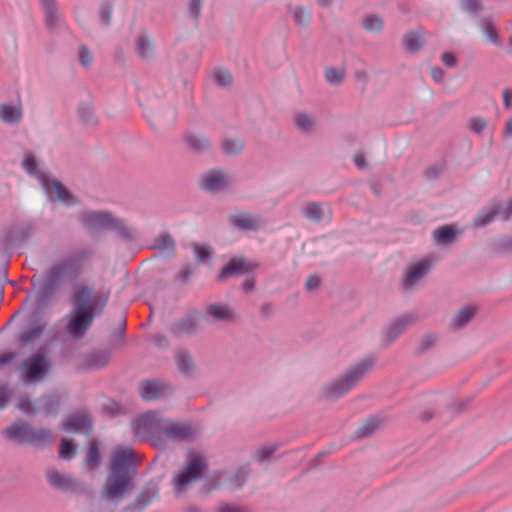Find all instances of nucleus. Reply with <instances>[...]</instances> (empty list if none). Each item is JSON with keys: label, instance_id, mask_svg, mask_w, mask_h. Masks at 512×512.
Masks as SVG:
<instances>
[{"label": "nucleus", "instance_id": "obj_1", "mask_svg": "<svg viewBox=\"0 0 512 512\" xmlns=\"http://www.w3.org/2000/svg\"><path fill=\"white\" fill-rule=\"evenodd\" d=\"M92 255L91 249L81 248L52 264L38 284V305H47L57 296L65 282L75 281L82 274L85 263Z\"/></svg>", "mask_w": 512, "mask_h": 512}, {"label": "nucleus", "instance_id": "obj_2", "mask_svg": "<svg viewBox=\"0 0 512 512\" xmlns=\"http://www.w3.org/2000/svg\"><path fill=\"white\" fill-rule=\"evenodd\" d=\"M136 460L132 449L116 451L111 457L104 485L100 490V501L117 506L125 494L134 487Z\"/></svg>", "mask_w": 512, "mask_h": 512}, {"label": "nucleus", "instance_id": "obj_3", "mask_svg": "<svg viewBox=\"0 0 512 512\" xmlns=\"http://www.w3.org/2000/svg\"><path fill=\"white\" fill-rule=\"evenodd\" d=\"M92 295L93 287L87 285L78 287L74 292L73 308L67 315L68 323L66 326L67 333L73 339L83 338L97 316L93 308Z\"/></svg>", "mask_w": 512, "mask_h": 512}, {"label": "nucleus", "instance_id": "obj_4", "mask_svg": "<svg viewBox=\"0 0 512 512\" xmlns=\"http://www.w3.org/2000/svg\"><path fill=\"white\" fill-rule=\"evenodd\" d=\"M374 363L375 360L371 357L362 358L347 369L342 376L325 385L322 388V394L329 399H337L343 396L368 374Z\"/></svg>", "mask_w": 512, "mask_h": 512}, {"label": "nucleus", "instance_id": "obj_5", "mask_svg": "<svg viewBox=\"0 0 512 512\" xmlns=\"http://www.w3.org/2000/svg\"><path fill=\"white\" fill-rule=\"evenodd\" d=\"M81 223L89 231L111 230L126 242L133 241L137 237L135 228L128 227L123 220L114 217L109 212H85L81 217Z\"/></svg>", "mask_w": 512, "mask_h": 512}, {"label": "nucleus", "instance_id": "obj_6", "mask_svg": "<svg viewBox=\"0 0 512 512\" xmlns=\"http://www.w3.org/2000/svg\"><path fill=\"white\" fill-rule=\"evenodd\" d=\"M6 437L19 444L44 448L53 442L51 432L46 428H34L23 420H17L5 429Z\"/></svg>", "mask_w": 512, "mask_h": 512}, {"label": "nucleus", "instance_id": "obj_7", "mask_svg": "<svg viewBox=\"0 0 512 512\" xmlns=\"http://www.w3.org/2000/svg\"><path fill=\"white\" fill-rule=\"evenodd\" d=\"M167 418H162L155 412H147L136 420L135 435L148 440L157 448H165L164 427Z\"/></svg>", "mask_w": 512, "mask_h": 512}, {"label": "nucleus", "instance_id": "obj_8", "mask_svg": "<svg viewBox=\"0 0 512 512\" xmlns=\"http://www.w3.org/2000/svg\"><path fill=\"white\" fill-rule=\"evenodd\" d=\"M61 406V396L56 392L44 394L32 401L28 396H21L17 407L27 415H36L44 412L53 417L58 416Z\"/></svg>", "mask_w": 512, "mask_h": 512}, {"label": "nucleus", "instance_id": "obj_9", "mask_svg": "<svg viewBox=\"0 0 512 512\" xmlns=\"http://www.w3.org/2000/svg\"><path fill=\"white\" fill-rule=\"evenodd\" d=\"M206 468L204 458L200 454H192L172 481L175 494L186 492L187 486L200 478Z\"/></svg>", "mask_w": 512, "mask_h": 512}, {"label": "nucleus", "instance_id": "obj_10", "mask_svg": "<svg viewBox=\"0 0 512 512\" xmlns=\"http://www.w3.org/2000/svg\"><path fill=\"white\" fill-rule=\"evenodd\" d=\"M51 368L50 360L41 353L33 354L23 361L19 367L22 381L26 385L43 381Z\"/></svg>", "mask_w": 512, "mask_h": 512}, {"label": "nucleus", "instance_id": "obj_11", "mask_svg": "<svg viewBox=\"0 0 512 512\" xmlns=\"http://www.w3.org/2000/svg\"><path fill=\"white\" fill-rule=\"evenodd\" d=\"M495 219L504 222L512 219V198L506 203L493 202L491 206L481 208L474 217L472 226L475 228L485 227Z\"/></svg>", "mask_w": 512, "mask_h": 512}, {"label": "nucleus", "instance_id": "obj_12", "mask_svg": "<svg viewBox=\"0 0 512 512\" xmlns=\"http://www.w3.org/2000/svg\"><path fill=\"white\" fill-rule=\"evenodd\" d=\"M42 307L37 304V308L29 315L28 327L19 333L17 340L20 348L38 339L47 327L48 321L43 316Z\"/></svg>", "mask_w": 512, "mask_h": 512}, {"label": "nucleus", "instance_id": "obj_13", "mask_svg": "<svg viewBox=\"0 0 512 512\" xmlns=\"http://www.w3.org/2000/svg\"><path fill=\"white\" fill-rule=\"evenodd\" d=\"M432 267L433 259L430 257H425L407 266L401 280L402 288L406 291L415 288L428 275Z\"/></svg>", "mask_w": 512, "mask_h": 512}, {"label": "nucleus", "instance_id": "obj_14", "mask_svg": "<svg viewBox=\"0 0 512 512\" xmlns=\"http://www.w3.org/2000/svg\"><path fill=\"white\" fill-rule=\"evenodd\" d=\"M46 478L54 489L62 492L82 494L86 491V486L83 482L74 479L68 474L60 473L55 468L46 470Z\"/></svg>", "mask_w": 512, "mask_h": 512}, {"label": "nucleus", "instance_id": "obj_15", "mask_svg": "<svg viewBox=\"0 0 512 512\" xmlns=\"http://www.w3.org/2000/svg\"><path fill=\"white\" fill-rule=\"evenodd\" d=\"M230 183L231 177L220 169H211L203 173L199 179L200 188L211 194H217L226 190Z\"/></svg>", "mask_w": 512, "mask_h": 512}, {"label": "nucleus", "instance_id": "obj_16", "mask_svg": "<svg viewBox=\"0 0 512 512\" xmlns=\"http://www.w3.org/2000/svg\"><path fill=\"white\" fill-rule=\"evenodd\" d=\"M196 428L188 422H177L169 418L166 419L164 427V441L187 442L194 439Z\"/></svg>", "mask_w": 512, "mask_h": 512}, {"label": "nucleus", "instance_id": "obj_17", "mask_svg": "<svg viewBox=\"0 0 512 512\" xmlns=\"http://www.w3.org/2000/svg\"><path fill=\"white\" fill-rule=\"evenodd\" d=\"M62 429L65 432L84 433L86 436H90L93 431V420L87 412L78 411L65 419Z\"/></svg>", "mask_w": 512, "mask_h": 512}, {"label": "nucleus", "instance_id": "obj_18", "mask_svg": "<svg viewBox=\"0 0 512 512\" xmlns=\"http://www.w3.org/2000/svg\"><path fill=\"white\" fill-rule=\"evenodd\" d=\"M231 226L240 231H259L264 226L261 216L249 212L236 211L228 216Z\"/></svg>", "mask_w": 512, "mask_h": 512}, {"label": "nucleus", "instance_id": "obj_19", "mask_svg": "<svg viewBox=\"0 0 512 512\" xmlns=\"http://www.w3.org/2000/svg\"><path fill=\"white\" fill-rule=\"evenodd\" d=\"M169 332L179 338L183 335H194L198 331L197 312H191L184 317L172 322L168 327Z\"/></svg>", "mask_w": 512, "mask_h": 512}, {"label": "nucleus", "instance_id": "obj_20", "mask_svg": "<svg viewBox=\"0 0 512 512\" xmlns=\"http://www.w3.org/2000/svg\"><path fill=\"white\" fill-rule=\"evenodd\" d=\"M253 269L250 262L246 261L243 257H233L229 260L217 276L219 282L233 276H240L251 272Z\"/></svg>", "mask_w": 512, "mask_h": 512}, {"label": "nucleus", "instance_id": "obj_21", "mask_svg": "<svg viewBox=\"0 0 512 512\" xmlns=\"http://www.w3.org/2000/svg\"><path fill=\"white\" fill-rule=\"evenodd\" d=\"M413 314H404L393 321L384 333L383 341L386 345L392 344L410 325L415 323Z\"/></svg>", "mask_w": 512, "mask_h": 512}, {"label": "nucleus", "instance_id": "obj_22", "mask_svg": "<svg viewBox=\"0 0 512 512\" xmlns=\"http://www.w3.org/2000/svg\"><path fill=\"white\" fill-rule=\"evenodd\" d=\"M182 140L186 144L187 148L194 154L207 153L212 147L210 139L200 132H186L183 135Z\"/></svg>", "mask_w": 512, "mask_h": 512}, {"label": "nucleus", "instance_id": "obj_23", "mask_svg": "<svg viewBox=\"0 0 512 512\" xmlns=\"http://www.w3.org/2000/svg\"><path fill=\"white\" fill-rule=\"evenodd\" d=\"M165 391H171V388L164 382L148 379L139 383V393L145 401L157 400Z\"/></svg>", "mask_w": 512, "mask_h": 512}, {"label": "nucleus", "instance_id": "obj_24", "mask_svg": "<svg viewBox=\"0 0 512 512\" xmlns=\"http://www.w3.org/2000/svg\"><path fill=\"white\" fill-rule=\"evenodd\" d=\"M36 226L32 221H26L12 227L7 233V242L9 244H21L27 242L35 233Z\"/></svg>", "mask_w": 512, "mask_h": 512}, {"label": "nucleus", "instance_id": "obj_25", "mask_svg": "<svg viewBox=\"0 0 512 512\" xmlns=\"http://www.w3.org/2000/svg\"><path fill=\"white\" fill-rule=\"evenodd\" d=\"M206 314L209 319L215 322L230 323L236 319L235 311L227 304L212 303L206 308Z\"/></svg>", "mask_w": 512, "mask_h": 512}, {"label": "nucleus", "instance_id": "obj_26", "mask_svg": "<svg viewBox=\"0 0 512 512\" xmlns=\"http://www.w3.org/2000/svg\"><path fill=\"white\" fill-rule=\"evenodd\" d=\"M462 231L456 230L455 224H447L436 228L432 233V237L437 245L447 246L456 242Z\"/></svg>", "mask_w": 512, "mask_h": 512}, {"label": "nucleus", "instance_id": "obj_27", "mask_svg": "<svg viewBox=\"0 0 512 512\" xmlns=\"http://www.w3.org/2000/svg\"><path fill=\"white\" fill-rule=\"evenodd\" d=\"M402 43L407 52L411 54L419 52L425 43L424 30L420 28L407 31L402 37Z\"/></svg>", "mask_w": 512, "mask_h": 512}, {"label": "nucleus", "instance_id": "obj_28", "mask_svg": "<svg viewBox=\"0 0 512 512\" xmlns=\"http://www.w3.org/2000/svg\"><path fill=\"white\" fill-rule=\"evenodd\" d=\"M22 165L28 174L36 177L41 183L42 187L46 191H49V176L39 168L38 162L34 155L27 154L23 160Z\"/></svg>", "mask_w": 512, "mask_h": 512}, {"label": "nucleus", "instance_id": "obj_29", "mask_svg": "<svg viewBox=\"0 0 512 512\" xmlns=\"http://www.w3.org/2000/svg\"><path fill=\"white\" fill-rule=\"evenodd\" d=\"M175 362L178 370L187 378L196 375V366L191 354L187 350H179L175 353Z\"/></svg>", "mask_w": 512, "mask_h": 512}, {"label": "nucleus", "instance_id": "obj_30", "mask_svg": "<svg viewBox=\"0 0 512 512\" xmlns=\"http://www.w3.org/2000/svg\"><path fill=\"white\" fill-rule=\"evenodd\" d=\"M45 14V22L49 30H55L60 27L61 19L56 0H40Z\"/></svg>", "mask_w": 512, "mask_h": 512}, {"label": "nucleus", "instance_id": "obj_31", "mask_svg": "<svg viewBox=\"0 0 512 512\" xmlns=\"http://www.w3.org/2000/svg\"><path fill=\"white\" fill-rule=\"evenodd\" d=\"M109 361V352L103 350L94 351L86 356L83 370L91 371L104 368L108 365Z\"/></svg>", "mask_w": 512, "mask_h": 512}, {"label": "nucleus", "instance_id": "obj_32", "mask_svg": "<svg viewBox=\"0 0 512 512\" xmlns=\"http://www.w3.org/2000/svg\"><path fill=\"white\" fill-rule=\"evenodd\" d=\"M383 418L379 415H373L367 418L354 433L355 439H362L371 436L382 424Z\"/></svg>", "mask_w": 512, "mask_h": 512}, {"label": "nucleus", "instance_id": "obj_33", "mask_svg": "<svg viewBox=\"0 0 512 512\" xmlns=\"http://www.w3.org/2000/svg\"><path fill=\"white\" fill-rule=\"evenodd\" d=\"M153 248L159 250L167 257H174L176 254L175 241L168 233H162L155 238Z\"/></svg>", "mask_w": 512, "mask_h": 512}, {"label": "nucleus", "instance_id": "obj_34", "mask_svg": "<svg viewBox=\"0 0 512 512\" xmlns=\"http://www.w3.org/2000/svg\"><path fill=\"white\" fill-rule=\"evenodd\" d=\"M477 307L473 305H467L457 311L451 321V325L454 328L461 329L465 327L475 316Z\"/></svg>", "mask_w": 512, "mask_h": 512}, {"label": "nucleus", "instance_id": "obj_35", "mask_svg": "<svg viewBox=\"0 0 512 512\" xmlns=\"http://www.w3.org/2000/svg\"><path fill=\"white\" fill-rule=\"evenodd\" d=\"M293 122L296 128L304 134L312 133L316 128V119L306 112L295 113Z\"/></svg>", "mask_w": 512, "mask_h": 512}, {"label": "nucleus", "instance_id": "obj_36", "mask_svg": "<svg viewBox=\"0 0 512 512\" xmlns=\"http://www.w3.org/2000/svg\"><path fill=\"white\" fill-rule=\"evenodd\" d=\"M51 189L54 190V192L57 195L58 200H60L63 204H65L67 206H73L76 204L75 197L64 185H62L57 180L49 178V191H46V192L50 193Z\"/></svg>", "mask_w": 512, "mask_h": 512}, {"label": "nucleus", "instance_id": "obj_37", "mask_svg": "<svg viewBox=\"0 0 512 512\" xmlns=\"http://www.w3.org/2000/svg\"><path fill=\"white\" fill-rule=\"evenodd\" d=\"M302 215L313 223H320L325 217V210L321 203L311 201L302 208Z\"/></svg>", "mask_w": 512, "mask_h": 512}, {"label": "nucleus", "instance_id": "obj_38", "mask_svg": "<svg viewBox=\"0 0 512 512\" xmlns=\"http://www.w3.org/2000/svg\"><path fill=\"white\" fill-rule=\"evenodd\" d=\"M0 119L7 124H17L22 119L21 107L11 104L0 105Z\"/></svg>", "mask_w": 512, "mask_h": 512}, {"label": "nucleus", "instance_id": "obj_39", "mask_svg": "<svg viewBox=\"0 0 512 512\" xmlns=\"http://www.w3.org/2000/svg\"><path fill=\"white\" fill-rule=\"evenodd\" d=\"M78 118L81 123L88 127H94L97 125L98 120L94 113V108L86 102H82L78 106Z\"/></svg>", "mask_w": 512, "mask_h": 512}, {"label": "nucleus", "instance_id": "obj_40", "mask_svg": "<svg viewBox=\"0 0 512 512\" xmlns=\"http://www.w3.org/2000/svg\"><path fill=\"white\" fill-rule=\"evenodd\" d=\"M489 247L495 254L512 252V235H501L492 239Z\"/></svg>", "mask_w": 512, "mask_h": 512}, {"label": "nucleus", "instance_id": "obj_41", "mask_svg": "<svg viewBox=\"0 0 512 512\" xmlns=\"http://www.w3.org/2000/svg\"><path fill=\"white\" fill-rule=\"evenodd\" d=\"M136 48L139 56L148 60L151 59L155 54V48L152 41L145 34H141L136 40Z\"/></svg>", "mask_w": 512, "mask_h": 512}, {"label": "nucleus", "instance_id": "obj_42", "mask_svg": "<svg viewBox=\"0 0 512 512\" xmlns=\"http://www.w3.org/2000/svg\"><path fill=\"white\" fill-rule=\"evenodd\" d=\"M85 462L90 471L97 469L100 464V452L98 444L94 440L89 443Z\"/></svg>", "mask_w": 512, "mask_h": 512}, {"label": "nucleus", "instance_id": "obj_43", "mask_svg": "<svg viewBox=\"0 0 512 512\" xmlns=\"http://www.w3.org/2000/svg\"><path fill=\"white\" fill-rule=\"evenodd\" d=\"M223 152L227 155H239L244 149V143L239 138H225L222 141Z\"/></svg>", "mask_w": 512, "mask_h": 512}, {"label": "nucleus", "instance_id": "obj_44", "mask_svg": "<svg viewBox=\"0 0 512 512\" xmlns=\"http://www.w3.org/2000/svg\"><path fill=\"white\" fill-rule=\"evenodd\" d=\"M481 29H482L483 34L487 37V39L491 43H493L495 45L500 44L497 30L490 18L486 17L481 20Z\"/></svg>", "mask_w": 512, "mask_h": 512}, {"label": "nucleus", "instance_id": "obj_45", "mask_svg": "<svg viewBox=\"0 0 512 512\" xmlns=\"http://www.w3.org/2000/svg\"><path fill=\"white\" fill-rule=\"evenodd\" d=\"M438 336L435 333H427L424 334L418 342V345L415 349V354L421 355L428 350H430L437 342Z\"/></svg>", "mask_w": 512, "mask_h": 512}, {"label": "nucleus", "instance_id": "obj_46", "mask_svg": "<svg viewBox=\"0 0 512 512\" xmlns=\"http://www.w3.org/2000/svg\"><path fill=\"white\" fill-rule=\"evenodd\" d=\"M362 27L370 33H379L384 27L381 17L377 15H369L362 21Z\"/></svg>", "mask_w": 512, "mask_h": 512}, {"label": "nucleus", "instance_id": "obj_47", "mask_svg": "<svg viewBox=\"0 0 512 512\" xmlns=\"http://www.w3.org/2000/svg\"><path fill=\"white\" fill-rule=\"evenodd\" d=\"M194 254L200 263H205L212 258V249L209 245H200L196 242L191 244Z\"/></svg>", "mask_w": 512, "mask_h": 512}, {"label": "nucleus", "instance_id": "obj_48", "mask_svg": "<svg viewBox=\"0 0 512 512\" xmlns=\"http://www.w3.org/2000/svg\"><path fill=\"white\" fill-rule=\"evenodd\" d=\"M293 19L295 24L306 27L311 19V12L303 6H297L293 9Z\"/></svg>", "mask_w": 512, "mask_h": 512}, {"label": "nucleus", "instance_id": "obj_49", "mask_svg": "<svg viewBox=\"0 0 512 512\" xmlns=\"http://www.w3.org/2000/svg\"><path fill=\"white\" fill-rule=\"evenodd\" d=\"M345 78L344 69L327 68L325 71V79L331 85H340Z\"/></svg>", "mask_w": 512, "mask_h": 512}, {"label": "nucleus", "instance_id": "obj_50", "mask_svg": "<svg viewBox=\"0 0 512 512\" xmlns=\"http://www.w3.org/2000/svg\"><path fill=\"white\" fill-rule=\"evenodd\" d=\"M76 455V447L73 445V443L68 439H62L60 450H59V456L64 460H71Z\"/></svg>", "mask_w": 512, "mask_h": 512}, {"label": "nucleus", "instance_id": "obj_51", "mask_svg": "<svg viewBox=\"0 0 512 512\" xmlns=\"http://www.w3.org/2000/svg\"><path fill=\"white\" fill-rule=\"evenodd\" d=\"M214 79L221 87H228L232 83V75L227 69L217 68L214 71Z\"/></svg>", "mask_w": 512, "mask_h": 512}, {"label": "nucleus", "instance_id": "obj_52", "mask_svg": "<svg viewBox=\"0 0 512 512\" xmlns=\"http://www.w3.org/2000/svg\"><path fill=\"white\" fill-rule=\"evenodd\" d=\"M109 297L110 291H106L105 293H102L100 296H94V294L92 295L93 308L95 309V314L97 316H100L103 313L104 308L108 303Z\"/></svg>", "mask_w": 512, "mask_h": 512}, {"label": "nucleus", "instance_id": "obj_53", "mask_svg": "<svg viewBox=\"0 0 512 512\" xmlns=\"http://www.w3.org/2000/svg\"><path fill=\"white\" fill-rule=\"evenodd\" d=\"M113 6L109 2H103L99 8V19L104 26H109L112 19Z\"/></svg>", "mask_w": 512, "mask_h": 512}, {"label": "nucleus", "instance_id": "obj_54", "mask_svg": "<svg viewBox=\"0 0 512 512\" xmlns=\"http://www.w3.org/2000/svg\"><path fill=\"white\" fill-rule=\"evenodd\" d=\"M462 9L472 15H476L483 9L481 0H461Z\"/></svg>", "mask_w": 512, "mask_h": 512}, {"label": "nucleus", "instance_id": "obj_55", "mask_svg": "<svg viewBox=\"0 0 512 512\" xmlns=\"http://www.w3.org/2000/svg\"><path fill=\"white\" fill-rule=\"evenodd\" d=\"M468 127L472 132L481 134L487 127V121L483 117H472L469 119Z\"/></svg>", "mask_w": 512, "mask_h": 512}, {"label": "nucleus", "instance_id": "obj_56", "mask_svg": "<svg viewBox=\"0 0 512 512\" xmlns=\"http://www.w3.org/2000/svg\"><path fill=\"white\" fill-rule=\"evenodd\" d=\"M78 57L83 67L87 68L92 64L93 56L90 49L86 45H81L79 47Z\"/></svg>", "mask_w": 512, "mask_h": 512}, {"label": "nucleus", "instance_id": "obj_57", "mask_svg": "<svg viewBox=\"0 0 512 512\" xmlns=\"http://www.w3.org/2000/svg\"><path fill=\"white\" fill-rule=\"evenodd\" d=\"M275 451H276V446H273V445L262 447L256 452L255 459L258 462H264V461L268 460L273 455V453Z\"/></svg>", "mask_w": 512, "mask_h": 512}, {"label": "nucleus", "instance_id": "obj_58", "mask_svg": "<svg viewBox=\"0 0 512 512\" xmlns=\"http://www.w3.org/2000/svg\"><path fill=\"white\" fill-rule=\"evenodd\" d=\"M152 502V496L148 492L140 493L134 502V505L139 509L143 510Z\"/></svg>", "mask_w": 512, "mask_h": 512}, {"label": "nucleus", "instance_id": "obj_59", "mask_svg": "<svg viewBox=\"0 0 512 512\" xmlns=\"http://www.w3.org/2000/svg\"><path fill=\"white\" fill-rule=\"evenodd\" d=\"M193 272H194V268L191 264H184V265H182V267L180 268V270L177 274V279L181 283H186L188 281V279L190 278V276L193 274Z\"/></svg>", "mask_w": 512, "mask_h": 512}, {"label": "nucleus", "instance_id": "obj_60", "mask_svg": "<svg viewBox=\"0 0 512 512\" xmlns=\"http://www.w3.org/2000/svg\"><path fill=\"white\" fill-rule=\"evenodd\" d=\"M202 2L203 0H189L188 12L192 18L197 19L199 17L202 9Z\"/></svg>", "mask_w": 512, "mask_h": 512}, {"label": "nucleus", "instance_id": "obj_61", "mask_svg": "<svg viewBox=\"0 0 512 512\" xmlns=\"http://www.w3.org/2000/svg\"><path fill=\"white\" fill-rule=\"evenodd\" d=\"M152 342L153 345L159 349H166L170 346V342L164 334H156Z\"/></svg>", "mask_w": 512, "mask_h": 512}, {"label": "nucleus", "instance_id": "obj_62", "mask_svg": "<svg viewBox=\"0 0 512 512\" xmlns=\"http://www.w3.org/2000/svg\"><path fill=\"white\" fill-rule=\"evenodd\" d=\"M11 397V390L6 386H0V410L5 408Z\"/></svg>", "mask_w": 512, "mask_h": 512}, {"label": "nucleus", "instance_id": "obj_63", "mask_svg": "<svg viewBox=\"0 0 512 512\" xmlns=\"http://www.w3.org/2000/svg\"><path fill=\"white\" fill-rule=\"evenodd\" d=\"M17 357L16 352H6L0 354V368L6 367L13 363Z\"/></svg>", "mask_w": 512, "mask_h": 512}, {"label": "nucleus", "instance_id": "obj_64", "mask_svg": "<svg viewBox=\"0 0 512 512\" xmlns=\"http://www.w3.org/2000/svg\"><path fill=\"white\" fill-rule=\"evenodd\" d=\"M218 512H248L247 509L243 506H234L228 503L222 504L218 508Z\"/></svg>", "mask_w": 512, "mask_h": 512}]
</instances>
